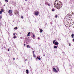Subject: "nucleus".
I'll use <instances>...</instances> for the list:
<instances>
[{
  "instance_id": "14",
  "label": "nucleus",
  "mask_w": 74,
  "mask_h": 74,
  "mask_svg": "<svg viewBox=\"0 0 74 74\" xmlns=\"http://www.w3.org/2000/svg\"><path fill=\"white\" fill-rule=\"evenodd\" d=\"M33 55L34 56H33L34 58H36V55H35V54H33Z\"/></svg>"
},
{
  "instance_id": "26",
  "label": "nucleus",
  "mask_w": 74,
  "mask_h": 74,
  "mask_svg": "<svg viewBox=\"0 0 74 74\" xmlns=\"http://www.w3.org/2000/svg\"><path fill=\"white\" fill-rule=\"evenodd\" d=\"M33 55L34 54V51H33Z\"/></svg>"
},
{
  "instance_id": "28",
  "label": "nucleus",
  "mask_w": 74,
  "mask_h": 74,
  "mask_svg": "<svg viewBox=\"0 0 74 74\" xmlns=\"http://www.w3.org/2000/svg\"><path fill=\"white\" fill-rule=\"evenodd\" d=\"M23 16H21V18H22V19H23Z\"/></svg>"
},
{
  "instance_id": "4",
  "label": "nucleus",
  "mask_w": 74,
  "mask_h": 74,
  "mask_svg": "<svg viewBox=\"0 0 74 74\" xmlns=\"http://www.w3.org/2000/svg\"><path fill=\"white\" fill-rule=\"evenodd\" d=\"M40 14V12H38L37 11H36L34 12V15L36 16H38V14Z\"/></svg>"
},
{
  "instance_id": "33",
  "label": "nucleus",
  "mask_w": 74,
  "mask_h": 74,
  "mask_svg": "<svg viewBox=\"0 0 74 74\" xmlns=\"http://www.w3.org/2000/svg\"><path fill=\"white\" fill-rule=\"evenodd\" d=\"M13 60H15V58H13Z\"/></svg>"
},
{
  "instance_id": "32",
  "label": "nucleus",
  "mask_w": 74,
  "mask_h": 74,
  "mask_svg": "<svg viewBox=\"0 0 74 74\" xmlns=\"http://www.w3.org/2000/svg\"><path fill=\"white\" fill-rule=\"evenodd\" d=\"M73 41H74V39H73Z\"/></svg>"
},
{
  "instance_id": "39",
  "label": "nucleus",
  "mask_w": 74,
  "mask_h": 74,
  "mask_svg": "<svg viewBox=\"0 0 74 74\" xmlns=\"http://www.w3.org/2000/svg\"><path fill=\"white\" fill-rule=\"evenodd\" d=\"M5 5H4V6H5Z\"/></svg>"
},
{
  "instance_id": "22",
  "label": "nucleus",
  "mask_w": 74,
  "mask_h": 74,
  "mask_svg": "<svg viewBox=\"0 0 74 74\" xmlns=\"http://www.w3.org/2000/svg\"><path fill=\"white\" fill-rule=\"evenodd\" d=\"M5 1L6 2H7H7H8V0H5Z\"/></svg>"
},
{
  "instance_id": "3",
  "label": "nucleus",
  "mask_w": 74,
  "mask_h": 74,
  "mask_svg": "<svg viewBox=\"0 0 74 74\" xmlns=\"http://www.w3.org/2000/svg\"><path fill=\"white\" fill-rule=\"evenodd\" d=\"M8 13L10 14L9 15L11 16L12 15V10H10L8 11Z\"/></svg>"
},
{
  "instance_id": "27",
  "label": "nucleus",
  "mask_w": 74,
  "mask_h": 74,
  "mask_svg": "<svg viewBox=\"0 0 74 74\" xmlns=\"http://www.w3.org/2000/svg\"><path fill=\"white\" fill-rule=\"evenodd\" d=\"M2 18V17L1 16H0V19H1Z\"/></svg>"
},
{
  "instance_id": "21",
  "label": "nucleus",
  "mask_w": 74,
  "mask_h": 74,
  "mask_svg": "<svg viewBox=\"0 0 74 74\" xmlns=\"http://www.w3.org/2000/svg\"><path fill=\"white\" fill-rule=\"evenodd\" d=\"M48 5V6H49V7L50 6V5H49V4L48 3V4H47Z\"/></svg>"
},
{
  "instance_id": "23",
  "label": "nucleus",
  "mask_w": 74,
  "mask_h": 74,
  "mask_svg": "<svg viewBox=\"0 0 74 74\" xmlns=\"http://www.w3.org/2000/svg\"><path fill=\"white\" fill-rule=\"evenodd\" d=\"M2 14V12L1 11H0V14Z\"/></svg>"
},
{
  "instance_id": "12",
  "label": "nucleus",
  "mask_w": 74,
  "mask_h": 74,
  "mask_svg": "<svg viewBox=\"0 0 74 74\" xmlns=\"http://www.w3.org/2000/svg\"><path fill=\"white\" fill-rule=\"evenodd\" d=\"M55 9H54V8H53L51 10V11H53V12H54V11H55Z\"/></svg>"
},
{
  "instance_id": "41",
  "label": "nucleus",
  "mask_w": 74,
  "mask_h": 74,
  "mask_svg": "<svg viewBox=\"0 0 74 74\" xmlns=\"http://www.w3.org/2000/svg\"><path fill=\"white\" fill-rule=\"evenodd\" d=\"M44 56H45V55H44Z\"/></svg>"
},
{
  "instance_id": "29",
  "label": "nucleus",
  "mask_w": 74,
  "mask_h": 74,
  "mask_svg": "<svg viewBox=\"0 0 74 74\" xmlns=\"http://www.w3.org/2000/svg\"><path fill=\"white\" fill-rule=\"evenodd\" d=\"M72 15H73V14H74V13H73V12H72Z\"/></svg>"
},
{
  "instance_id": "10",
  "label": "nucleus",
  "mask_w": 74,
  "mask_h": 74,
  "mask_svg": "<svg viewBox=\"0 0 74 74\" xmlns=\"http://www.w3.org/2000/svg\"><path fill=\"white\" fill-rule=\"evenodd\" d=\"M33 39H35V35H34V34H33Z\"/></svg>"
},
{
  "instance_id": "6",
  "label": "nucleus",
  "mask_w": 74,
  "mask_h": 74,
  "mask_svg": "<svg viewBox=\"0 0 74 74\" xmlns=\"http://www.w3.org/2000/svg\"><path fill=\"white\" fill-rule=\"evenodd\" d=\"M53 71H54V72H56V73H58V71H56V69L55 68H53Z\"/></svg>"
},
{
  "instance_id": "8",
  "label": "nucleus",
  "mask_w": 74,
  "mask_h": 74,
  "mask_svg": "<svg viewBox=\"0 0 74 74\" xmlns=\"http://www.w3.org/2000/svg\"><path fill=\"white\" fill-rule=\"evenodd\" d=\"M30 32H29L28 34L27 35V36H30Z\"/></svg>"
},
{
  "instance_id": "35",
  "label": "nucleus",
  "mask_w": 74,
  "mask_h": 74,
  "mask_svg": "<svg viewBox=\"0 0 74 74\" xmlns=\"http://www.w3.org/2000/svg\"><path fill=\"white\" fill-rule=\"evenodd\" d=\"M25 45H25V44H24V46H25Z\"/></svg>"
},
{
  "instance_id": "18",
  "label": "nucleus",
  "mask_w": 74,
  "mask_h": 74,
  "mask_svg": "<svg viewBox=\"0 0 74 74\" xmlns=\"http://www.w3.org/2000/svg\"><path fill=\"white\" fill-rule=\"evenodd\" d=\"M54 48L55 49L57 48H58V47L56 46H54Z\"/></svg>"
},
{
  "instance_id": "40",
  "label": "nucleus",
  "mask_w": 74,
  "mask_h": 74,
  "mask_svg": "<svg viewBox=\"0 0 74 74\" xmlns=\"http://www.w3.org/2000/svg\"><path fill=\"white\" fill-rule=\"evenodd\" d=\"M25 0V1H27V0Z\"/></svg>"
},
{
  "instance_id": "31",
  "label": "nucleus",
  "mask_w": 74,
  "mask_h": 74,
  "mask_svg": "<svg viewBox=\"0 0 74 74\" xmlns=\"http://www.w3.org/2000/svg\"><path fill=\"white\" fill-rule=\"evenodd\" d=\"M38 39H40V38H39V37H38Z\"/></svg>"
},
{
  "instance_id": "17",
  "label": "nucleus",
  "mask_w": 74,
  "mask_h": 74,
  "mask_svg": "<svg viewBox=\"0 0 74 74\" xmlns=\"http://www.w3.org/2000/svg\"><path fill=\"white\" fill-rule=\"evenodd\" d=\"M1 11H2V12H4L5 11L4 10H3V9H1Z\"/></svg>"
},
{
  "instance_id": "34",
  "label": "nucleus",
  "mask_w": 74,
  "mask_h": 74,
  "mask_svg": "<svg viewBox=\"0 0 74 74\" xmlns=\"http://www.w3.org/2000/svg\"><path fill=\"white\" fill-rule=\"evenodd\" d=\"M10 51V49H8V51Z\"/></svg>"
},
{
  "instance_id": "37",
  "label": "nucleus",
  "mask_w": 74,
  "mask_h": 74,
  "mask_svg": "<svg viewBox=\"0 0 74 74\" xmlns=\"http://www.w3.org/2000/svg\"><path fill=\"white\" fill-rule=\"evenodd\" d=\"M71 16H72V15L71 14Z\"/></svg>"
},
{
  "instance_id": "2",
  "label": "nucleus",
  "mask_w": 74,
  "mask_h": 74,
  "mask_svg": "<svg viewBox=\"0 0 74 74\" xmlns=\"http://www.w3.org/2000/svg\"><path fill=\"white\" fill-rule=\"evenodd\" d=\"M14 13L15 14V15H17V14H18V15H19V11L17 10H14Z\"/></svg>"
},
{
  "instance_id": "9",
  "label": "nucleus",
  "mask_w": 74,
  "mask_h": 74,
  "mask_svg": "<svg viewBox=\"0 0 74 74\" xmlns=\"http://www.w3.org/2000/svg\"><path fill=\"white\" fill-rule=\"evenodd\" d=\"M43 31V30H42V29H40V33H42Z\"/></svg>"
},
{
  "instance_id": "36",
  "label": "nucleus",
  "mask_w": 74,
  "mask_h": 74,
  "mask_svg": "<svg viewBox=\"0 0 74 74\" xmlns=\"http://www.w3.org/2000/svg\"><path fill=\"white\" fill-rule=\"evenodd\" d=\"M69 46H70V43H69Z\"/></svg>"
},
{
  "instance_id": "30",
  "label": "nucleus",
  "mask_w": 74,
  "mask_h": 74,
  "mask_svg": "<svg viewBox=\"0 0 74 74\" xmlns=\"http://www.w3.org/2000/svg\"><path fill=\"white\" fill-rule=\"evenodd\" d=\"M47 4H48V3H45V4H46V5Z\"/></svg>"
},
{
  "instance_id": "25",
  "label": "nucleus",
  "mask_w": 74,
  "mask_h": 74,
  "mask_svg": "<svg viewBox=\"0 0 74 74\" xmlns=\"http://www.w3.org/2000/svg\"><path fill=\"white\" fill-rule=\"evenodd\" d=\"M15 34H16L15 33H14L13 34V36H15Z\"/></svg>"
},
{
  "instance_id": "11",
  "label": "nucleus",
  "mask_w": 74,
  "mask_h": 74,
  "mask_svg": "<svg viewBox=\"0 0 74 74\" xmlns=\"http://www.w3.org/2000/svg\"><path fill=\"white\" fill-rule=\"evenodd\" d=\"M26 73L27 74H29V70H26Z\"/></svg>"
},
{
  "instance_id": "5",
  "label": "nucleus",
  "mask_w": 74,
  "mask_h": 74,
  "mask_svg": "<svg viewBox=\"0 0 74 74\" xmlns=\"http://www.w3.org/2000/svg\"><path fill=\"white\" fill-rule=\"evenodd\" d=\"M56 41V40H55L53 41V44H55V45H58L59 44V43H58V42H55Z\"/></svg>"
},
{
  "instance_id": "15",
  "label": "nucleus",
  "mask_w": 74,
  "mask_h": 74,
  "mask_svg": "<svg viewBox=\"0 0 74 74\" xmlns=\"http://www.w3.org/2000/svg\"><path fill=\"white\" fill-rule=\"evenodd\" d=\"M37 58H38V60H41V58H39L38 57Z\"/></svg>"
},
{
  "instance_id": "38",
  "label": "nucleus",
  "mask_w": 74,
  "mask_h": 74,
  "mask_svg": "<svg viewBox=\"0 0 74 74\" xmlns=\"http://www.w3.org/2000/svg\"><path fill=\"white\" fill-rule=\"evenodd\" d=\"M37 59H38V58H36V60H37Z\"/></svg>"
},
{
  "instance_id": "19",
  "label": "nucleus",
  "mask_w": 74,
  "mask_h": 74,
  "mask_svg": "<svg viewBox=\"0 0 74 74\" xmlns=\"http://www.w3.org/2000/svg\"><path fill=\"white\" fill-rule=\"evenodd\" d=\"M14 29H15V30H16V29H18V27H15Z\"/></svg>"
},
{
  "instance_id": "1",
  "label": "nucleus",
  "mask_w": 74,
  "mask_h": 74,
  "mask_svg": "<svg viewBox=\"0 0 74 74\" xmlns=\"http://www.w3.org/2000/svg\"><path fill=\"white\" fill-rule=\"evenodd\" d=\"M54 5L58 6V9H59V8H62V3L58 1H55V2L54 3Z\"/></svg>"
},
{
  "instance_id": "13",
  "label": "nucleus",
  "mask_w": 74,
  "mask_h": 74,
  "mask_svg": "<svg viewBox=\"0 0 74 74\" xmlns=\"http://www.w3.org/2000/svg\"><path fill=\"white\" fill-rule=\"evenodd\" d=\"M27 48H30V47L29 46V45H27Z\"/></svg>"
},
{
  "instance_id": "7",
  "label": "nucleus",
  "mask_w": 74,
  "mask_h": 74,
  "mask_svg": "<svg viewBox=\"0 0 74 74\" xmlns=\"http://www.w3.org/2000/svg\"><path fill=\"white\" fill-rule=\"evenodd\" d=\"M56 69H57V71H59V68H58V67L57 66H56Z\"/></svg>"
},
{
  "instance_id": "24",
  "label": "nucleus",
  "mask_w": 74,
  "mask_h": 74,
  "mask_svg": "<svg viewBox=\"0 0 74 74\" xmlns=\"http://www.w3.org/2000/svg\"><path fill=\"white\" fill-rule=\"evenodd\" d=\"M55 16L56 18H58V16H57V15L56 14L55 15Z\"/></svg>"
},
{
  "instance_id": "20",
  "label": "nucleus",
  "mask_w": 74,
  "mask_h": 74,
  "mask_svg": "<svg viewBox=\"0 0 74 74\" xmlns=\"http://www.w3.org/2000/svg\"><path fill=\"white\" fill-rule=\"evenodd\" d=\"M13 38L14 39L16 38V36H14Z\"/></svg>"
},
{
  "instance_id": "16",
  "label": "nucleus",
  "mask_w": 74,
  "mask_h": 74,
  "mask_svg": "<svg viewBox=\"0 0 74 74\" xmlns=\"http://www.w3.org/2000/svg\"><path fill=\"white\" fill-rule=\"evenodd\" d=\"M74 34H72L71 35V36H72V38H74Z\"/></svg>"
}]
</instances>
